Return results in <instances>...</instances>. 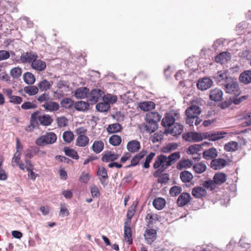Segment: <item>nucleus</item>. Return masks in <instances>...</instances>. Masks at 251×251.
<instances>
[{
  "mask_svg": "<svg viewBox=\"0 0 251 251\" xmlns=\"http://www.w3.org/2000/svg\"><path fill=\"white\" fill-rule=\"evenodd\" d=\"M60 215L62 217L67 216L69 215V211L67 209L66 204L64 203H60Z\"/></svg>",
  "mask_w": 251,
  "mask_h": 251,
  "instance_id": "obj_59",
  "label": "nucleus"
},
{
  "mask_svg": "<svg viewBox=\"0 0 251 251\" xmlns=\"http://www.w3.org/2000/svg\"><path fill=\"white\" fill-rule=\"evenodd\" d=\"M161 119V116L157 112H150L147 114L146 122H153L157 124Z\"/></svg>",
  "mask_w": 251,
  "mask_h": 251,
  "instance_id": "obj_20",
  "label": "nucleus"
},
{
  "mask_svg": "<svg viewBox=\"0 0 251 251\" xmlns=\"http://www.w3.org/2000/svg\"><path fill=\"white\" fill-rule=\"evenodd\" d=\"M232 77L230 76L228 71L222 70L218 71L214 75V78L217 83L221 85H224L229 80H231Z\"/></svg>",
  "mask_w": 251,
  "mask_h": 251,
  "instance_id": "obj_5",
  "label": "nucleus"
},
{
  "mask_svg": "<svg viewBox=\"0 0 251 251\" xmlns=\"http://www.w3.org/2000/svg\"><path fill=\"white\" fill-rule=\"evenodd\" d=\"M89 90L86 87H80L77 89L75 92V96L77 99H84L87 97Z\"/></svg>",
  "mask_w": 251,
  "mask_h": 251,
  "instance_id": "obj_27",
  "label": "nucleus"
},
{
  "mask_svg": "<svg viewBox=\"0 0 251 251\" xmlns=\"http://www.w3.org/2000/svg\"><path fill=\"white\" fill-rule=\"evenodd\" d=\"M209 143L205 142L202 143L201 145L199 144H194L193 145L190 146L187 151V153L189 154H197L198 152L201 151L202 149V146L206 145H209Z\"/></svg>",
  "mask_w": 251,
  "mask_h": 251,
  "instance_id": "obj_21",
  "label": "nucleus"
},
{
  "mask_svg": "<svg viewBox=\"0 0 251 251\" xmlns=\"http://www.w3.org/2000/svg\"><path fill=\"white\" fill-rule=\"evenodd\" d=\"M168 114H169V117L173 118L175 121H179V119H180V115L178 110H171Z\"/></svg>",
  "mask_w": 251,
  "mask_h": 251,
  "instance_id": "obj_58",
  "label": "nucleus"
},
{
  "mask_svg": "<svg viewBox=\"0 0 251 251\" xmlns=\"http://www.w3.org/2000/svg\"><path fill=\"white\" fill-rule=\"evenodd\" d=\"M57 140L56 134L52 132L46 133L38 137L35 141V143L39 146H44L49 144L54 143Z\"/></svg>",
  "mask_w": 251,
  "mask_h": 251,
  "instance_id": "obj_2",
  "label": "nucleus"
},
{
  "mask_svg": "<svg viewBox=\"0 0 251 251\" xmlns=\"http://www.w3.org/2000/svg\"><path fill=\"white\" fill-rule=\"evenodd\" d=\"M243 119L245 120V126H249L251 125V113L245 114L243 116Z\"/></svg>",
  "mask_w": 251,
  "mask_h": 251,
  "instance_id": "obj_64",
  "label": "nucleus"
},
{
  "mask_svg": "<svg viewBox=\"0 0 251 251\" xmlns=\"http://www.w3.org/2000/svg\"><path fill=\"white\" fill-rule=\"evenodd\" d=\"M131 229L130 227V223H129V222H125L124 223V237L125 239H127V242H129V244H130L132 243V238H131Z\"/></svg>",
  "mask_w": 251,
  "mask_h": 251,
  "instance_id": "obj_23",
  "label": "nucleus"
},
{
  "mask_svg": "<svg viewBox=\"0 0 251 251\" xmlns=\"http://www.w3.org/2000/svg\"><path fill=\"white\" fill-rule=\"evenodd\" d=\"M206 194V190L201 187L194 188L192 191V196L196 198H201Z\"/></svg>",
  "mask_w": 251,
  "mask_h": 251,
  "instance_id": "obj_30",
  "label": "nucleus"
},
{
  "mask_svg": "<svg viewBox=\"0 0 251 251\" xmlns=\"http://www.w3.org/2000/svg\"><path fill=\"white\" fill-rule=\"evenodd\" d=\"M201 113V110L200 108L195 104L192 105L185 111L187 117L197 118Z\"/></svg>",
  "mask_w": 251,
  "mask_h": 251,
  "instance_id": "obj_9",
  "label": "nucleus"
},
{
  "mask_svg": "<svg viewBox=\"0 0 251 251\" xmlns=\"http://www.w3.org/2000/svg\"><path fill=\"white\" fill-rule=\"evenodd\" d=\"M139 107L144 111L153 109L155 107V103L151 101H146L139 104Z\"/></svg>",
  "mask_w": 251,
  "mask_h": 251,
  "instance_id": "obj_29",
  "label": "nucleus"
},
{
  "mask_svg": "<svg viewBox=\"0 0 251 251\" xmlns=\"http://www.w3.org/2000/svg\"><path fill=\"white\" fill-rule=\"evenodd\" d=\"M227 162L222 158L213 159L210 163L211 167L214 170H219L226 166Z\"/></svg>",
  "mask_w": 251,
  "mask_h": 251,
  "instance_id": "obj_14",
  "label": "nucleus"
},
{
  "mask_svg": "<svg viewBox=\"0 0 251 251\" xmlns=\"http://www.w3.org/2000/svg\"><path fill=\"white\" fill-rule=\"evenodd\" d=\"M140 143L138 141L133 140L128 142L126 148L130 152L134 153L140 150Z\"/></svg>",
  "mask_w": 251,
  "mask_h": 251,
  "instance_id": "obj_19",
  "label": "nucleus"
},
{
  "mask_svg": "<svg viewBox=\"0 0 251 251\" xmlns=\"http://www.w3.org/2000/svg\"><path fill=\"white\" fill-rule=\"evenodd\" d=\"M30 66L34 70L42 72L46 69L47 66L45 62L37 58L32 62Z\"/></svg>",
  "mask_w": 251,
  "mask_h": 251,
  "instance_id": "obj_13",
  "label": "nucleus"
},
{
  "mask_svg": "<svg viewBox=\"0 0 251 251\" xmlns=\"http://www.w3.org/2000/svg\"><path fill=\"white\" fill-rule=\"evenodd\" d=\"M63 138L65 142L70 143L74 140V135L72 131H66L63 134Z\"/></svg>",
  "mask_w": 251,
  "mask_h": 251,
  "instance_id": "obj_50",
  "label": "nucleus"
},
{
  "mask_svg": "<svg viewBox=\"0 0 251 251\" xmlns=\"http://www.w3.org/2000/svg\"><path fill=\"white\" fill-rule=\"evenodd\" d=\"M21 155L20 151H16L14 153L11 161V164L13 167L21 162Z\"/></svg>",
  "mask_w": 251,
  "mask_h": 251,
  "instance_id": "obj_55",
  "label": "nucleus"
},
{
  "mask_svg": "<svg viewBox=\"0 0 251 251\" xmlns=\"http://www.w3.org/2000/svg\"><path fill=\"white\" fill-rule=\"evenodd\" d=\"M231 59V54L229 52L225 51L219 54L215 57V61L217 63L225 64Z\"/></svg>",
  "mask_w": 251,
  "mask_h": 251,
  "instance_id": "obj_16",
  "label": "nucleus"
},
{
  "mask_svg": "<svg viewBox=\"0 0 251 251\" xmlns=\"http://www.w3.org/2000/svg\"><path fill=\"white\" fill-rule=\"evenodd\" d=\"M183 126L176 122L174 124V126L169 129V133L173 136H176L180 135L183 131Z\"/></svg>",
  "mask_w": 251,
  "mask_h": 251,
  "instance_id": "obj_25",
  "label": "nucleus"
},
{
  "mask_svg": "<svg viewBox=\"0 0 251 251\" xmlns=\"http://www.w3.org/2000/svg\"><path fill=\"white\" fill-rule=\"evenodd\" d=\"M38 55L36 52L32 51L24 52L21 55L19 59H15L16 62L24 64H32L35 59L38 58Z\"/></svg>",
  "mask_w": 251,
  "mask_h": 251,
  "instance_id": "obj_3",
  "label": "nucleus"
},
{
  "mask_svg": "<svg viewBox=\"0 0 251 251\" xmlns=\"http://www.w3.org/2000/svg\"><path fill=\"white\" fill-rule=\"evenodd\" d=\"M194 170L198 174H201L205 171L206 169V165L202 162L195 164L193 166Z\"/></svg>",
  "mask_w": 251,
  "mask_h": 251,
  "instance_id": "obj_42",
  "label": "nucleus"
},
{
  "mask_svg": "<svg viewBox=\"0 0 251 251\" xmlns=\"http://www.w3.org/2000/svg\"><path fill=\"white\" fill-rule=\"evenodd\" d=\"M89 142V138L86 135L78 136L75 141V145L79 147H85Z\"/></svg>",
  "mask_w": 251,
  "mask_h": 251,
  "instance_id": "obj_28",
  "label": "nucleus"
},
{
  "mask_svg": "<svg viewBox=\"0 0 251 251\" xmlns=\"http://www.w3.org/2000/svg\"><path fill=\"white\" fill-rule=\"evenodd\" d=\"M146 220L149 225H152L154 222L158 220V216L155 214L149 213L146 216Z\"/></svg>",
  "mask_w": 251,
  "mask_h": 251,
  "instance_id": "obj_52",
  "label": "nucleus"
},
{
  "mask_svg": "<svg viewBox=\"0 0 251 251\" xmlns=\"http://www.w3.org/2000/svg\"><path fill=\"white\" fill-rule=\"evenodd\" d=\"M225 91L227 93H233L235 95L238 96L240 94V91L239 88V85L236 80L233 77L231 80H229L224 84Z\"/></svg>",
  "mask_w": 251,
  "mask_h": 251,
  "instance_id": "obj_4",
  "label": "nucleus"
},
{
  "mask_svg": "<svg viewBox=\"0 0 251 251\" xmlns=\"http://www.w3.org/2000/svg\"><path fill=\"white\" fill-rule=\"evenodd\" d=\"M216 184L214 180H208L205 181L203 183V186L207 189H213L216 186Z\"/></svg>",
  "mask_w": 251,
  "mask_h": 251,
  "instance_id": "obj_61",
  "label": "nucleus"
},
{
  "mask_svg": "<svg viewBox=\"0 0 251 251\" xmlns=\"http://www.w3.org/2000/svg\"><path fill=\"white\" fill-rule=\"evenodd\" d=\"M22 73V69L19 67L12 69L10 71L11 76L15 78H19Z\"/></svg>",
  "mask_w": 251,
  "mask_h": 251,
  "instance_id": "obj_54",
  "label": "nucleus"
},
{
  "mask_svg": "<svg viewBox=\"0 0 251 251\" xmlns=\"http://www.w3.org/2000/svg\"><path fill=\"white\" fill-rule=\"evenodd\" d=\"M212 84L213 81L211 79L208 77H204L198 81L197 86L199 89L203 91L209 88Z\"/></svg>",
  "mask_w": 251,
  "mask_h": 251,
  "instance_id": "obj_8",
  "label": "nucleus"
},
{
  "mask_svg": "<svg viewBox=\"0 0 251 251\" xmlns=\"http://www.w3.org/2000/svg\"><path fill=\"white\" fill-rule=\"evenodd\" d=\"M182 188L180 186H174L170 190V194L172 196H176L181 193Z\"/></svg>",
  "mask_w": 251,
  "mask_h": 251,
  "instance_id": "obj_60",
  "label": "nucleus"
},
{
  "mask_svg": "<svg viewBox=\"0 0 251 251\" xmlns=\"http://www.w3.org/2000/svg\"><path fill=\"white\" fill-rule=\"evenodd\" d=\"M65 154L70 157L75 159H78L79 156L77 152L74 149H70L68 147H65L64 149Z\"/></svg>",
  "mask_w": 251,
  "mask_h": 251,
  "instance_id": "obj_44",
  "label": "nucleus"
},
{
  "mask_svg": "<svg viewBox=\"0 0 251 251\" xmlns=\"http://www.w3.org/2000/svg\"><path fill=\"white\" fill-rule=\"evenodd\" d=\"M152 204L156 209L161 210L165 207L166 201L164 199L158 198L153 200Z\"/></svg>",
  "mask_w": 251,
  "mask_h": 251,
  "instance_id": "obj_34",
  "label": "nucleus"
},
{
  "mask_svg": "<svg viewBox=\"0 0 251 251\" xmlns=\"http://www.w3.org/2000/svg\"><path fill=\"white\" fill-rule=\"evenodd\" d=\"M97 175L99 176L100 183L105 187L108 184L107 179L108 175L107 170L104 167H100L97 172Z\"/></svg>",
  "mask_w": 251,
  "mask_h": 251,
  "instance_id": "obj_10",
  "label": "nucleus"
},
{
  "mask_svg": "<svg viewBox=\"0 0 251 251\" xmlns=\"http://www.w3.org/2000/svg\"><path fill=\"white\" fill-rule=\"evenodd\" d=\"M136 208L135 205H131L129 207L126 214L127 219L125 222H129V223L131 224V219L135 214Z\"/></svg>",
  "mask_w": 251,
  "mask_h": 251,
  "instance_id": "obj_56",
  "label": "nucleus"
},
{
  "mask_svg": "<svg viewBox=\"0 0 251 251\" xmlns=\"http://www.w3.org/2000/svg\"><path fill=\"white\" fill-rule=\"evenodd\" d=\"M58 126L65 127L67 125V120L64 117H58L56 119Z\"/></svg>",
  "mask_w": 251,
  "mask_h": 251,
  "instance_id": "obj_63",
  "label": "nucleus"
},
{
  "mask_svg": "<svg viewBox=\"0 0 251 251\" xmlns=\"http://www.w3.org/2000/svg\"><path fill=\"white\" fill-rule=\"evenodd\" d=\"M103 101L108 103V104H113L117 100V98L116 96L111 94L103 95Z\"/></svg>",
  "mask_w": 251,
  "mask_h": 251,
  "instance_id": "obj_49",
  "label": "nucleus"
},
{
  "mask_svg": "<svg viewBox=\"0 0 251 251\" xmlns=\"http://www.w3.org/2000/svg\"><path fill=\"white\" fill-rule=\"evenodd\" d=\"M104 148V144L101 141H95L92 146V150L96 153H100Z\"/></svg>",
  "mask_w": 251,
  "mask_h": 251,
  "instance_id": "obj_38",
  "label": "nucleus"
},
{
  "mask_svg": "<svg viewBox=\"0 0 251 251\" xmlns=\"http://www.w3.org/2000/svg\"><path fill=\"white\" fill-rule=\"evenodd\" d=\"M218 155L217 150L214 148H211L203 152L202 156L205 159H210L216 158Z\"/></svg>",
  "mask_w": 251,
  "mask_h": 251,
  "instance_id": "obj_22",
  "label": "nucleus"
},
{
  "mask_svg": "<svg viewBox=\"0 0 251 251\" xmlns=\"http://www.w3.org/2000/svg\"><path fill=\"white\" fill-rule=\"evenodd\" d=\"M145 130L149 133L154 132L158 127L157 124L153 123V122H147L144 125Z\"/></svg>",
  "mask_w": 251,
  "mask_h": 251,
  "instance_id": "obj_48",
  "label": "nucleus"
},
{
  "mask_svg": "<svg viewBox=\"0 0 251 251\" xmlns=\"http://www.w3.org/2000/svg\"><path fill=\"white\" fill-rule=\"evenodd\" d=\"M191 197L189 193H182L177 200V204L179 206L183 207L187 205L191 201Z\"/></svg>",
  "mask_w": 251,
  "mask_h": 251,
  "instance_id": "obj_12",
  "label": "nucleus"
},
{
  "mask_svg": "<svg viewBox=\"0 0 251 251\" xmlns=\"http://www.w3.org/2000/svg\"><path fill=\"white\" fill-rule=\"evenodd\" d=\"M119 155L111 151H108L103 155L101 160L104 162H109L117 160Z\"/></svg>",
  "mask_w": 251,
  "mask_h": 251,
  "instance_id": "obj_26",
  "label": "nucleus"
},
{
  "mask_svg": "<svg viewBox=\"0 0 251 251\" xmlns=\"http://www.w3.org/2000/svg\"><path fill=\"white\" fill-rule=\"evenodd\" d=\"M60 104L62 107L69 108L73 105L74 101L71 99L66 98L61 100Z\"/></svg>",
  "mask_w": 251,
  "mask_h": 251,
  "instance_id": "obj_53",
  "label": "nucleus"
},
{
  "mask_svg": "<svg viewBox=\"0 0 251 251\" xmlns=\"http://www.w3.org/2000/svg\"><path fill=\"white\" fill-rule=\"evenodd\" d=\"M74 107L77 111H85L89 109V104L84 101H79L75 102Z\"/></svg>",
  "mask_w": 251,
  "mask_h": 251,
  "instance_id": "obj_33",
  "label": "nucleus"
},
{
  "mask_svg": "<svg viewBox=\"0 0 251 251\" xmlns=\"http://www.w3.org/2000/svg\"><path fill=\"white\" fill-rule=\"evenodd\" d=\"M180 177L183 182H189L193 178V176L188 171H183L180 173Z\"/></svg>",
  "mask_w": 251,
  "mask_h": 251,
  "instance_id": "obj_45",
  "label": "nucleus"
},
{
  "mask_svg": "<svg viewBox=\"0 0 251 251\" xmlns=\"http://www.w3.org/2000/svg\"><path fill=\"white\" fill-rule=\"evenodd\" d=\"M180 157V152L176 151L171 154L168 157L164 154H160L156 157L153 164L154 169L161 168L162 171L170 166Z\"/></svg>",
  "mask_w": 251,
  "mask_h": 251,
  "instance_id": "obj_1",
  "label": "nucleus"
},
{
  "mask_svg": "<svg viewBox=\"0 0 251 251\" xmlns=\"http://www.w3.org/2000/svg\"><path fill=\"white\" fill-rule=\"evenodd\" d=\"M213 179L217 185H221L226 181V175L223 173H218L214 175Z\"/></svg>",
  "mask_w": 251,
  "mask_h": 251,
  "instance_id": "obj_32",
  "label": "nucleus"
},
{
  "mask_svg": "<svg viewBox=\"0 0 251 251\" xmlns=\"http://www.w3.org/2000/svg\"><path fill=\"white\" fill-rule=\"evenodd\" d=\"M155 153L154 152H151L149 154L146 156L145 161L143 164V167L145 168H149L150 167V163L155 156Z\"/></svg>",
  "mask_w": 251,
  "mask_h": 251,
  "instance_id": "obj_57",
  "label": "nucleus"
},
{
  "mask_svg": "<svg viewBox=\"0 0 251 251\" xmlns=\"http://www.w3.org/2000/svg\"><path fill=\"white\" fill-rule=\"evenodd\" d=\"M122 140L120 136L117 135H113L109 139V142L111 145L117 146L121 143Z\"/></svg>",
  "mask_w": 251,
  "mask_h": 251,
  "instance_id": "obj_51",
  "label": "nucleus"
},
{
  "mask_svg": "<svg viewBox=\"0 0 251 251\" xmlns=\"http://www.w3.org/2000/svg\"><path fill=\"white\" fill-rule=\"evenodd\" d=\"M122 129V126L119 123L109 125L107 127V131L110 133L119 132Z\"/></svg>",
  "mask_w": 251,
  "mask_h": 251,
  "instance_id": "obj_39",
  "label": "nucleus"
},
{
  "mask_svg": "<svg viewBox=\"0 0 251 251\" xmlns=\"http://www.w3.org/2000/svg\"><path fill=\"white\" fill-rule=\"evenodd\" d=\"M110 108V105L103 101L100 102L96 105V109L100 112H104L107 111Z\"/></svg>",
  "mask_w": 251,
  "mask_h": 251,
  "instance_id": "obj_47",
  "label": "nucleus"
},
{
  "mask_svg": "<svg viewBox=\"0 0 251 251\" xmlns=\"http://www.w3.org/2000/svg\"><path fill=\"white\" fill-rule=\"evenodd\" d=\"M38 120L41 125L45 126L50 125L52 122L51 116L48 115L40 116L38 117Z\"/></svg>",
  "mask_w": 251,
  "mask_h": 251,
  "instance_id": "obj_36",
  "label": "nucleus"
},
{
  "mask_svg": "<svg viewBox=\"0 0 251 251\" xmlns=\"http://www.w3.org/2000/svg\"><path fill=\"white\" fill-rule=\"evenodd\" d=\"M47 111L53 112L58 110L59 108V104L55 101H48L42 105Z\"/></svg>",
  "mask_w": 251,
  "mask_h": 251,
  "instance_id": "obj_18",
  "label": "nucleus"
},
{
  "mask_svg": "<svg viewBox=\"0 0 251 251\" xmlns=\"http://www.w3.org/2000/svg\"><path fill=\"white\" fill-rule=\"evenodd\" d=\"M23 79L25 83L29 85H32L35 81L34 75L29 72H26L24 74Z\"/></svg>",
  "mask_w": 251,
  "mask_h": 251,
  "instance_id": "obj_37",
  "label": "nucleus"
},
{
  "mask_svg": "<svg viewBox=\"0 0 251 251\" xmlns=\"http://www.w3.org/2000/svg\"><path fill=\"white\" fill-rule=\"evenodd\" d=\"M193 164V162L189 159H185L180 161L177 164L176 168L178 170H181L183 168H189Z\"/></svg>",
  "mask_w": 251,
  "mask_h": 251,
  "instance_id": "obj_40",
  "label": "nucleus"
},
{
  "mask_svg": "<svg viewBox=\"0 0 251 251\" xmlns=\"http://www.w3.org/2000/svg\"><path fill=\"white\" fill-rule=\"evenodd\" d=\"M204 132H189L183 135V139L191 142H199L204 139Z\"/></svg>",
  "mask_w": 251,
  "mask_h": 251,
  "instance_id": "obj_6",
  "label": "nucleus"
},
{
  "mask_svg": "<svg viewBox=\"0 0 251 251\" xmlns=\"http://www.w3.org/2000/svg\"><path fill=\"white\" fill-rule=\"evenodd\" d=\"M223 97V92L219 89L216 88L210 91L209 98L214 101H220Z\"/></svg>",
  "mask_w": 251,
  "mask_h": 251,
  "instance_id": "obj_24",
  "label": "nucleus"
},
{
  "mask_svg": "<svg viewBox=\"0 0 251 251\" xmlns=\"http://www.w3.org/2000/svg\"><path fill=\"white\" fill-rule=\"evenodd\" d=\"M103 95L104 92L100 89H94L90 94L89 101L95 103L100 99H103Z\"/></svg>",
  "mask_w": 251,
  "mask_h": 251,
  "instance_id": "obj_11",
  "label": "nucleus"
},
{
  "mask_svg": "<svg viewBox=\"0 0 251 251\" xmlns=\"http://www.w3.org/2000/svg\"><path fill=\"white\" fill-rule=\"evenodd\" d=\"M36 114H37V113L35 112L31 115V118L32 119L31 120V121H30V124L29 126H28L26 128V130L27 131H28V132L32 131L34 129V128H35L37 126V125H38L37 121L36 120L34 119V118H36Z\"/></svg>",
  "mask_w": 251,
  "mask_h": 251,
  "instance_id": "obj_46",
  "label": "nucleus"
},
{
  "mask_svg": "<svg viewBox=\"0 0 251 251\" xmlns=\"http://www.w3.org/2000/svg\"><path fill=\"white\" fill-rule=\"evenodd\" d=\"M24 91L29 96H33L38 93L39 89L34 85L26 86L24 89Z\"/></svg>",
  "mask_w": 251,
  "mask_h": 251,
  "instance_id": "obj_43",
  "label": "nucleus"
},
{
  "mask_svg": "<svg viewBox=\"0 0 251 251\" xmlns=\"http://www.w3.org/2000/svg\"><path fill=\"white\" fill-rule=\"evenodd\" d=\"M227 133L224 131L213 132L212 131L204 132V139H209L211 141H216L225 137Z\"/></svg>",
  "mask_w": 251,
  "mask_h": 251,
  "instance_id": "obj_7",
  "label": "nucleus"
},
{
  "mask_svg": "<svg viewBox=\"0 0 251 251\" xmlns=\"http://www.w3.org/2000/svg\"><path fill=\"white\" fill-rule=\"evenodd\" d=\"M239 147V144L235 141H230L224 146V150L226 151H235Z\"/></svg>",
  "mask_w": 251,
  "mask_h": 251,
  "instance_id": "obj_31",
  "label": "nucleus"
},
{
  "mask_svg": "<svg viewBox=\"0 0 251 251\" xmlns=\"http://www.w3.org/2000/svg\"><path fill=\"white\" fill-rule=\"evenodd\" d=\"M157 232L154 229H148L145 230L144 237L149 244L152 243L156 238Z\"/></svg>",
  "mask_w": 251,
  "mask_h": 251,
  "instance_id": "obj_17",
  "label": "nucleus"
},
{
  "mask_svg": "<svg viewBox=\"0 0 251 251\" xmlns=\"http://www.w3.org/2000/svg\"><path fill=\"white\" fill-rule=\"evenodd\" d=\"M239 81L247 85L251 83V71L246 70L243 71L239 75Z\"/></svg>",
  "mask_w": 251,
  "mask_h": 251,
  "instance_id": "obj_15",
  "label": "nucleus"
},
{
  "mask_svg": "<svg viewBox=\"0 0 251 251\" xmlns=\"http://www.w3.org/2000/svg\"><path fill=\"white\" fill-rule=\"evenodd\" d=\"M175 121L173 118L169 117V114L168 113L166 114L165 118H164L162 121L161 124L164 127H170L173 125L175 124Z\"/></svg>",
  "mask_w": 251,
  "mask_h": 251,
  "instance_id": "obj_41",
  "label": "nucleus"
},
{
  "mask_svg": "<svg viewBox=\"0 0 251 251\" xmlns=\"http://www.w3.org/2000/svg\"><path fill=\"white\" fill-rule=\"evenodd\" d=\"M52 84V81L50 82L46 79H44L38 84V88L41 91H46L50 88Z\"/></svg>",
  "mask_w": 251,
  "mask_h": 251,
  "instance_id": "obj_35",
  "label": "nucleus"
},
{
  "mask_svg": "<svg viewBox=\"0 0 251 251\" xmlns=\"http://www.w3.org/2000/svg\"><path fill=\"white\" fill-rule=\"evenodd\" d=\"M92 196L93 197H99L100 193L98 187L95 185H92L90 187Z\"/></svg>",
  "mask_w": 251,
  "mask_h": 251,
  "instance_id": "obj_62",
  "label": "nucleus"
}]
</instances>
